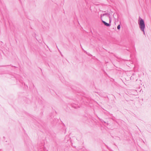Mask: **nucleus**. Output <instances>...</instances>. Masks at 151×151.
Listing matches in <instances>:
<instances>
[{"label": "nucleus", "mask_w": 151, "mask_h": 151, "mask_svg": "<svg viewBox=\"0 0 151 151\" xmlns=\"http://www.w3.org/2000/svg\"><path fill=\"white\" fill-rule=\"evenodd\" d=\"M139 24L141 30L143 32L144 34H145V32L144 31V29L145 27V25L144 21L142 19L140 20L139 23Z\"/></svg>", "instance_id": "obj_1"}, {"label": "nucleus", "mask_w": 151, "mask_h": 151, "mask_svg": "<svg viewBox=\"0 0 151 151\" xmlns=\"http://www.w3.org/2000/svg\"><path fill=\"white\" fill-rule=\"evenodd\" d=\"M109 18V15L107 14H104L101 17V19L102 21H107Z\"/></svg>", "instance_id": "obj_2"}, {"label": "nucleus", "mask_w": 151, "mask_h": 151, "mask_svg": "<svg viewBox=\"0 0 151 151\" xmlns=\"http://www.w3.org/2000/svg\"><path fill=\"white\" fill-rule=\"evenodd\" d=\"M102 22L105 25L107 26H109L110 24H109L106 23V22H105V21H103Z\"/></svg>", "instance_id": "obj_3"}, {"label": "nucleus", "mask_w": 151, "mask_h": 151, "mask_svg": "<svg viewBox=\"0 0 151 151\" xmlns=\"http://www.w3.org/2000/svg\"><path fill=\"white\" fill-rule=\"evenodd\" d=\"M120 28V25H119L117 27V28L119 30Z\"/></svg>", "instance_id": "obj_4"}]
</instances>
